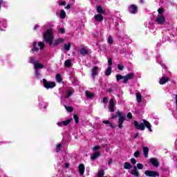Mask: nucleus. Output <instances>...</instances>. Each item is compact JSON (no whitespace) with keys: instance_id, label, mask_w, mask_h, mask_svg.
<instances>
[{"instance_id":"11","label":"nucleus","mask_w":177,"mask_h":177,"mask_svg":"<svg viewBox=\"0 0 177 177\" xmlns=\"http://www.w3.org/2000/svg\"><path fill=\"white\" fill-rule=\"evenodd\" d=\"M114 107H115V103L113 99H110L109 100V111L111 113H114Z\"/></svg>"},{"instance_id":"3","label":"nucleus","mask_w":177,"mask_h":177,"mask_svg":"<svg viewBox=\"0 0 177 177\" xmlns=\"http://www.w3.org/2000/svg\"><path fill=\"white\" fill-rule=\"evenodd\" d=\"M118 117V128L120 129H122L123 126L122 124H124V121H125V114L123 112L120 111V109H118L116 111V115H113L111 116V120H114Z\"/></svg>"},{"instance_id":"30","label":"nucleus","mask_w":177,"mask_h":177,"mask_svg":"<svg viewBox=\"0 0 177 177\" xmlns=\"http://www.w3.org/2000/svg\"><path fill=\"white\" fill-rule=\"evenodd\" d=\"M59 17L60 19H66V11L64 10L60 11Z\"/></svg>"},{"instance_id":"7","label":"nucleus","mask_w":177,"mask_h":177,"mask_svg":"<svg viewBox=\"0 0 177 177\" xmlns=\"http://www.w3.org/2000/svg\"><path fill=\"white\" fill-rule=\"evenodd\" d=\"M144 174L148 177H160V173L157 171L146 170Z\"/></svg>"},{"instance_id":"59","label":"nucleus","mask_w":177,"mask_h":177,"mask_svg":"<svg viewBox=\"0 0 177 177\" xmlns=\"http://www.w3.org/2000/svg\"><path fill=\"white\" fill-rule=\"evenodd\" d=\"M70 167V165L68 163H66L65 167L68 168Z\"/></svg>"},{"instance_id":"22","label":"nucleus","mask_w":177,"mask_h":177,"mask_svg":"<svg viewBox=\"0 0 177 177\" xmlns=\"http://www.w3.org/2000/svg\"><path fill=\"white\" fill-rule=\"evenodd\" d=\"M86 97H88V99H92V97H95V94L93 93H91L89 91H86Z\"/></svg>"},{"instance_id":"56","label":"nucleus","mask_w":177,"mask_h":177,"mask_svg":"<svg viewBox=\"0 0 177 177\" xmlns=\"http://www.w3.org/2000/svg\"><path fill=\"white\" fill-rule=\"evenodd\" d=\"M110 127L112 128V129H114L115 128V126L113 123H110Z\"/></svg>"},{"instance_id":"60","label":"nucleus","mask_w":177,"mask_h":177,"mask_svg":"<svg viewBox=\"0 0 177 177\" xmlns=\"http://www.w3.org/2000/svg\"><path fill=\"white\" fill-rule=\"evenodd\" d=\"M141 3H143L145 2V0H140Z\"/></svg>"},{"instance_id":"15","label":"nucleus","mask_w":177,"mask_h":177,"mask_svg":"<svg viewBox=\"0 0 177 177\" xmlns=\"http://www.w3.org/2000/svg\"><path fill=\"white\" fill-rule=\"evenodd\" d=\"M37 44H38L37 41H33L32 43V48L30 50V53H34V52H38L39 50V48L37 47Z\"/></svg>"},{"instance_id":"6","label":"nucleus","mask_w":177,"mask_h":177,"mask_svg":"<svg viewBox=\"0 0 177 177\" xmlns=\"http://www.w3.org/2000/svg\"><path fill=\"white\" fill-rule=\"evenodd\" d=\"M43 85L46 89H52L56 86V83L55 82H48L46 79H43Z\"/></svg>"},{"instance_id":"31","label":"nucleus","mask_w":177,"mask_h":177,"mask_svg":"<svg viewBox=\"0 0 177 177\" xmlns=\"http://www.w3.org/2000/svg\"><path fill=\"white\" fill-rule=\"evenodd\" d=\"M65 67H71V59H67L64 62Z\"/></svg>"},{"instance_id":"13","label":"nucleus","mask_w":177,"mask_h":177,"mask_svg":"<svg viewBox=\"0 0 177 177\" xmlns=\"http://www.w3.org/2000/svg\"><path fill=\"white\" fill-rule=\"evenodd\" d=\"M150 162L152 164L153 167H160V163L158 162V160L154 158H152L150 159Z\"/></svg>"},{"instance_id":"47","label":"nucleus","mask_w":177,"mask_h":177,"mask_svg":"<svg viewBox=\"0 0 177 177\" xmlns=\"http://www.w3.org/2000/svg\"><path fill=\"white\" fill-rule=\"evenodd\" d=\"M130 161L131 162V164H133V165H135V164H136V159L132 158L130 159Z\"/></svg>"},{"instance_id":"55","label":"nucleus","mask_w":177,"mask_h":177,"mask_svg":"<svg viewBox=\"0 0 177 177\" xmlns=\"http://www.w3.org/2000/svg\"><path fill=\"white\" fill-rule=\"evenodd\" d=\"M106 92H108L109 93H111V92H113V89L107 88Z\"/></svg>"},{"instance_id":"41","label":"nucleus","mask_w":177,"mask_h":177,"mask_svg":"<svg viewBox=\"0 0 177 177\" xmlns=\"http://www.w3.org/2000/svg\"><path fill=\"white\" fill-rule=\"evenodd\" d=\"M158 13H159V15H162V13H164V8H158Z\"/></svg>"},{"instance_id":"28","label":"nucleus","mask_w":177,"mask_h":177,"mask_svg":"<svg viewBox=\"0 0 177 177\" xmlns=\"http://www.w3.org/2000/svg\"><path fill=\"white\" fill-rule=\"evenodd\" d=\"M111 71H112L111 66H109L105 71V75H106V77H109V75L111 74Z\"/></svg>"},{"instance_id":"23","label":"nucleus","mask_w":177,"mask_h":177,"mask_svg":"<svg viewBox=\"0 0 177 177\" xmlns=\"http://www.w3.org/2000/svg\"><path fill=\"white\" fill-rule=\"evenodd\" d=\"M35 70H39L41 68H44V64H41V63H37V64H35Z\"/></svg>"},{"instance_id":"40","label":"nucleus","mask_w":177,"mask_h":177,"mask_svg":"<svg viewBox=\"0 0 177 177\" xmlns=\"http://www.w3.org/2000/svg\"><path fill=\"white\" fill-rule=\"evenodd\" d=\"M108 65L109 66V67H111V66H113V58L110 57L108 59Z\"/></svg>"},{"instance_id":"21","label":"nucleus","mask_w":177,"mask_h":177,"mask_svg":"<svg viewBox=\"0 0 177 177\" xmlns=\"http://www.w3.org/2000/svg\"><path fill=\"white\" fill-rule=\"evenodd\" d=\"M80 53L82 55V56H85V55H88L89 52L85 48H82L80 50Z\"/></svg>"},{"instance_id":"58","label":"nucleus","mask_w":177,"mask_h":177,"mask_svg":"<svg viewBox=\"0 0 177 177\" xmlns=\"http://www.w3.org/2000/svg\"><path fill=\"white\" fill-rule=\"evenodd\" d=\"M176 110L177 111V94L176 95Z\"/></svg>"},{"instance_id":"52","label":"nucleus","mask_w":177,"mask_h":177,"mask_svg":"<svg viewBox=\"0 0 177 177\" xmlns=\"http://www.w3.org/2000/svg\"><path fill=\"white\" fill-rule=\"evenodd\" d=\"M102 122H103L104 124H106V125H109V124L111 123L109 120H104Z\"/></svg>"},{"instance_id":"33","label":"nucleus","mask_w":177,"mask_h":177,"mask_svg":"<svg viewBox=\"0 0 177 177\" xmlns=\"http://www.w3.org/2000/svg\"><path fill=\"white\" fill-rule=\"evenodd\" d=\"M30 63H31V64H34V66L38 63V61L35 60V57H30Z\"/></svg>"},{"instance_id":"45","label":"nucleus","mask_w":177,"mask_h":177,"mask_svg":"<svg viewBox=\"0 0 177 177\" xmlns=\"http://www.w3.org/2000/svg\"><path fill=\"white\" fill-rule=\"evenodd\" d=\"M66 4H67V3H66V1H59V5L60 6H64L66 5Z\"/></svg>"},{"instance_id":"34","label":"nucleus","mask_w":177,"mask_h":177,"mask_svg":"<svg viewBox=\"0 0 177 177\" xmlns=\"http://www.w3.org/2000/svg\"><path fill=\"white\" fill-rule=\"evenodd\" d=\"M97 177H104V170H100L97 173Z\"/></svg>"},{"instance_id":"49","label":"nucleus","mask_w":177,"mask_h":177,"mask_svg":"<svg viewBox=\"0 0 177 177\" xmlns=\"http://www.w3.org/2000/svg\"><path fill=\"white\" fill-rule=\"evenodd\" d=\"M127 118H129V120H132V113L129 112L127 113Z\"/></svg>"},{"instance_id":"1","label":"nucleus","mask_w":177,"mask_h":177,"mask_svg":"<svg viewBox=\"0 0 177 177\" xmlns=\"http://www.w3.org/2000/svg\"><path fill=\"white\" fill-rule=\"evenodd\" d=\"M133 124L136 129H138V131H145V129L147 128L149 132H153V129H151V124H150V122L147 120L143 119L142 122L140 124H139L138 121L135 120Z\"/></svg>"},{"instance_id":"9","label":"nucleus","mask_w":177,"mask_h":177,"mask_svg":"<svg viewBox=\"0 0 177 177\" xmlns=\"http://www.w3.org/2000/svg\"><path fill=\"white\" fill-rule=\"evenodd\" d=\"M129 10L130 13H132L133 15H136L138 13V6L135 4H131L129 6Z\"/></svg>"},{"instance_id":"38","label":"nucleus","mask_w":177,"mask_h":177,"mask_svg":"<svg viewBox=\"0 0 177 177\" xmlns=\"http://www.w3.org/2000/svg\"><path fill=\"white\" fill-rule=\"evenodd\" d=\"M133 156H134V157H136V158H139V157H140V151H136L134 153Z\"/></svg>"},{"instance_id":"8","label":"nucleus","mask_w":177,"mask_h":177,"mask_svg":"<svg viewBox=\"0 0 177 177\" xmlns=\"http://www.w3.org/2000/svg\"><path fill=\"white\" fill-rule=\"evenodd\" d=\"M156 22L158 24L162 26L165 23V17L161 15H159L156 17Z\"/></svg>"},{"instance_id":"54","label":"nucleus","mask_w":177,"mask_h":177,"mask_svg":"<svg viewBox=\"0 0 177 177\" xmlns=\"http://www.w3.org/2000/svg\"><path fill=\"white\" fill-rule=\"evenodd\" d=\"M58 127H63V121L57 123Z\"/></svg>"},{"instance_id":"51","label":"nucleus","mask_w":177,"mask_h":177,"mask_svg":"<svg viewBox=\"0 0 177 177\" xmlns=\"http://www.w3.org/2000/svg\"><path fill=\"white\" fill-rule=\"evenodd\" d=\"M112 164H113V159L111 158V159H109V161H108V165H111Z\"/></svg>"},{"instance_id":"19","label":"nucleus","mask_w":177,"mask_h":177,"mask_svg":"<svg viewBox=\"0 0 177 177\" xmlns=\"http://www.w3.org/2000/svg\"><path fill=\"white\" fill-rule=\"evenodd\" d=\"M104 9H103V7L102 6H97V12L100 13V15H104Z\"/></svg>"},{"instance_id":"29","label":"nucleus","mask_w":177,"mask_h":177,"mask_svg":"<svg viewBox=\"0 0 177 177\" xmlns=\"http://www.w3.org/2000/svg\"><path fill=\"white\" fill-rule=\"evenodd\" d=\"M71 121H73V118L62 121L64 127H67V125H68Z\"/></svg>"},{"instance_id":"48","label":"nucleus","mask_w":177,"mask_h":177,"mask_svg":"<svg viewBox=\"0 0 177 177\" xmlns=\"http://www.w3.org/2000/svg\"><path fill=\"white\" fill-rule=\"evenodd\" d=\"M71 95H73V91L72 90H68V92H67L68 97H70V96H71Z\"/></svg>"},{"instance_id":"5","label":"nucleus","mask_w":177,"mask_h":177,"mask_svg":"<svg viewBox=\"0 0 177 177\" xmlns=\"http://www.w3.org/2000/svg\"><path fill=\"white\" fill-rule=\"evenodd\" d=\"M138 169H143V164L138 163L137 167L133 166V170L131 171V175H133V176L136 177H140V174H139V172H138Z\"/></svg>"},{"instance_id":"10","label":"nucleus","mask_w":177,"mask_h":177,"mask_svg":"<svg viewBox=\"0 0 177 177\" xmlns=\"http://www.w3.org/2000/svg\"><path fill=\"white\" fill-rule=\"evenodd\" d=\"M99 74V66H94L91 70L92 77L95 80L96 76Z\"/></svg>"},{"instance_id":"57","label":"nucleus","mask_w":177,"mask_h":177,"mask_svg":"<svg viewBox=\"0 0 177 177\" xmlns=\"http://www.w3.org/2000/svg\"><path fill=\"white\" fill-rule=\"evenodd\" d=\"M71 8V4H68L66 7L65 9H70Z\"/></svg>"},{"instance_id":"36","label":"nucleus","mask_w":177,"mask_h":177,"mask_svg":"<svg viewBox=\"0 0 177 177\" xmlns=\"http://www.w3.org/2000/svg\"><path fill=\"white\" fill-rule=\"evenodd\" d=\"M113 42L114 41L113 40V37L110 35L108 38V44H109L110 45H113Z\"/></svg>"},{"instance_id":"53","label":"nucleus","mask_w":177,"mask_h":177,"mask_svg":"<svg viewBox=\"0 0 177 177\" xmlns=\"http://www.w3.org/2000/svg\"><path fill=\"white\" fill-rule=\"evenodd\" d=\"M139 136H140V134L139 133V132H137L135 135L134 139H136V138H139Z\"/></svg>"},{"instance_id":"37","label":"nucleus","mask_w":177,"mask_h":177,"mask_svg":"<svg viewBox=\"0 0 177 177\" xmlns=\"http://www.w3.org/2000/svg\"><path fill=\"white\" fill-rule=\"evenodd\" d=\"M39 46L40 49L42 50V49H44L45 48V43H44L42 41H39Z\"/></svg>"},{"instance_id":"4","label":"nucleus","mask_w":177,"mask_h":177,"mask_svg":"<svg viewBox=\"0 0 177 177\" xmlns=\"http://www.w3.org/2000/svg\"><path fill=\"white\" fill-rule=\"evenodd\" d=\"M135 77V74L130 73L127 75L124 76L122 75H116V81L119 82L120 80H123L122 84H127L129 80H133Z\"/></svg>"},{"instance_id":"17","label":"nucleus","mask_w":177,"mask_h":177,"mask_svg":"<svg viewBox=\"0 0 177 177\" xmlns=\"http://www.w3.org/2000/svg\"><path fill=\"white\" fill-rule=\"evenodd\" d=\"M64 42V39L63 38H59L55 40L53 46H58L59 44H63Z\"/></svg>"},{"instance_id":"14","label":"nucleus","mask_w":177,"mask_h":177,"mask_svg":"<svg viewBox=\"0 0 177 177\" xmlns=\"http://www.w3.org/2000/svg\"><path fill=\"white\" fill-rule=\"evenodd\" d=\"M94 19L95 21H98V23H100L103 21V15L102 14H97L94 16Z\"/></svg>"},{"instance_id":"39","label":"nucleus","mask_w":177,"mask_h":177,"mask_svg":"<svg viewBox=\"0 0 177 177\" xmlns=\"http://www.w3.org/2000/svg\"><path fill=\"white\" fill-rule=\"evenodd\" d=\"M62 150V144H58L56 147L57 153H59Z\"/></svg>"},{"instance_id":"16","label":"nucleus","mask_w":177,"mask_h":177,"mask_svg":"<svg viewBox=\"0 0 177 177\" xmlns=\"http://www.w3.org/2000/svg\"><path fill=\"white\" fill-rule=\"evenodd\" d=\"M79 174L80 175H84V174H85V165L80 164L79 165Z\"/></svg>"},{"instance_id":"32","label":"nucleus","mask_w":177,"mask_h":177,"mask_svg":"<svg viewBox=\"0 0 177 177\" xmlns=\"http://www.w3.org/2000/svg\"><path fill=\"white\" fill-rule=\"evenodd\" d=\"M64 48L65 50H70V48H71V43L68 42V44H64Z\"/></svg>"},{"instance_id":"44","label":"nucleus","mask_w":177,"mask_h":177,"mask_svg":"<svg viewBox=\"0 0 177 177\" xmlns=\"http://www.w3.org/2000/svg\"><path fill=\"white\" fill-rule=\"evenodd\" d=\"M35 75L37 78H39V77H41V73H39V72L37 69L35 71Z\"/></svg>"},{"instance_id":"18","label":"nucleus","mask_w":177,"mask_h":177,"mask_svg":"<svg viewBox=\"0 0 177 177\" xmlns=\"http://www.w3.org/2000/svg\"><path fill=\"white\" fill-rule=\"evenodd\" d=\"M100 151H95V152L93 153V154L91 155V158L93 161H95V160L96 158H97V157H100Z\"/></svg>"},{"instance_id":"24","label":"nucleus","mask_w":177,"mask_h":177,"mask_svg":"<svg viewBox=\"0 0 177 177\" xmlns=\"http://www.w3.org/2000/svg\"><path fill=\"white\" fill-rule=\"evenodd\" d=\"M136 100L138 103L142 102V95L140 94V93H137L136 94Z\"/></svg>"},{"instance_id":"46","label":"nucleus","mask_w":177,"mask_h":177,"mask_svg":"<svg viewBox=\"0 0 177 177\" xmlns=\"http://www.w3.org/2000/svg\"><path fill=\"white\" fill-rule=\"evenodd\" d=\"M118 70H120V71H122L124 70V66L121 65V64H118Z\"/></svg>"},{"instance_id":"25","label":"nucleus","mask_w":177,"mask_h":177,"mask_svg":"<svg viewBox=\"0 0 177 177\" xmlns=\"http://www.w3.org/2000/svg\"><path fill=\"white\" fill-rule=\"evenodd\" d=\"M132 168V165L131 163L126 162L124 164V169H131Z\"/></svg>"},{"instance_id":"50","label":"nucleus","mask_w":177,"mask_h":177,"mask_svg":"<svg viewBox=\"0 0 177 177\" xmlns=\"http://www.w3.org/2000/svg\"><path fill=\"white\" fill-rule=\"evenodd\" d=\"M59 32H61V34H64V32H66V29L60 28L59 29Z\"/></svg>"},{"instance_id":"61","label":"nucleus","mask_w":177,"mask_h":177,"mask_svg":"<svg viewBox=\"0 0 177 177\" xmlns=\"http://www.w3.org/2000/svg\"><path fill=\"white\" fill-rule=\"evenodd\" d=\"M37 27H38V26H35V30H37Z\"/></svg>"},{"instance_id":"26","label":"nucleus","mask_w":177,"mask_h":177,"mask_svg":"<svg viewBox=\"0 0 177 177\" xmlns=\"http://www.w3.org/2000/svg\"><path fill=\"white\" fill-rule=\"evenodd\" d=\"M56 80H57V82H59L60 84V82H62V81H63V77H62V75L59 74V73H57L56 75Z\"/></svg>"},{"instance_id":"43","label":"nucleus","mask_w":177,"mask_h":177,"mask_svg":"<svg viewBox=\"0 0 177 177\" xmlns=\"http://www.w3.org/2000/svg\"><path fill=\"white\" fill-rule=\"evenodd\" d=\"M100 146L96 145L93 147L92 150H93V151H96V150H100Z\"/></svg>"},{"instance_id":"20","label":"nucleus","mask_w":177,"mask_h":177,"mask_svg":"<svg viewBox=\"0 0 177 177\" xmlns=\"http://www.w3.org/2000/svg\"><path fill=\"white\" fill-rule=\"evenodd\" d=\"M142 151L144 153V157H145V158H147L149 157V147H144L142 149Z\"/></svg>"},{"instance_id":"35","label":"nucleus","mask_w":177,"mask_h":177,"mask_svg":"<svg viewBox=\"0 0 177 177\" xmlns=\"http://www.w3.org/2000/svg\"><path fill=\"white\" fill-rule=\"evenodd\" d=\"M73 119L75 120V124H78L80 122V118L78 117V115H74Z\"/></svg>"},{"instance_id":"27","label":"nucleus","mask_w":177,"mask_h":177,"mask_svg":"<svg viewBox=\"0 0 177 177\" xmlns=\"http://www.w3.org/2000/svg\"><path fill=\"white\" fill-rule=\"evenodd\" d=\"M64 107L68 113H73L74 111V108H73V106L64 105Z\"/></svg>"},{"instance_id":"2","label":"nucleus","mask_w":177,"mask_h":177,"mask_svg":"<svg viewBox=\"0 0 177 177\" xmlns=\"http://www.w3.org/2000/svg\"><path fill=\"white\" fill-rule=\"evenodd\" d=\"M43 41L48 44L50 46L53 45V39L55 37H53V32H52V29H48L46 32L43 35Z\"/></svg>"},{"instance_id":"12","label":"nucleus","mask_w":177,"mask_h":177,"mask_svg":"<svg viewBox=\"0 0 177 177\" xmlns=\"http://www.w3.org/2000/svg\"><path fill=\"white\" fill-rule=\"evenodd\" d=\"M171 81V79H169V77H167V76H163L159 84L160 85H164L165 84H167V82Z\"/></svg>"},{"instance_id":"42","label":"nucleus","mask_w":177,"mask_h":177,"mask_svg":"<svg viewBox=\"0 0 177 177\" xmlns=\"http://www.w3.org/2000/svg\"><path fill=\"white\" fill-rule=\"evenodd\" d=\"M102 100H103V103H104V104H107V103H109V100L107 99V97H104Z\"/></svg>"}]
</instances>
